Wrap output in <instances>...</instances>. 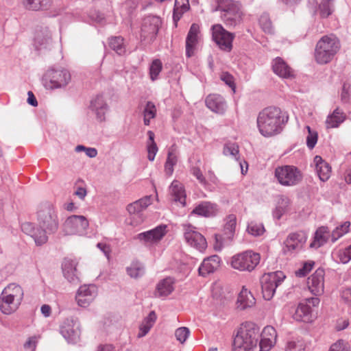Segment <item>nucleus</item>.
I'll use <instances>...</instances> for the list:
<instances>
[{"instance_id":"nucleus-17","label":"nucleus","mask_w":351,"mask_h":351,"mask_svg":"<svg viewBox=\"0 0 351 351\" xmlns=\"http://www.w3.org/2000/svg\"><path fill=\"white\" fill-rule=\"evenodd\" d=\"M166 225H160L154 229L137 234L136 238L144 244L158 242L166 234Z\"/></svg>"},{"instance_id":"nucleus-24","label":"nucleus","mask_w":351,"mask_h":351,"mask_svg":"<svg viewBox=\"0 0 351 351\" xmlns=\"http://www.w3.org/2000/svg\"><path fill=\"white\" fill-rule=\"evenodd\" d=\"M90 108L100 121L105 120V114L108 110V106L102 95H97L90 101Z\"/></svg>"},{"instance_id":"nucleus-30","label":"nucleus","mask_w":351,"mask_h":351,"mask_svg":"<svg viewBox=\"0 0 351 351\" xmlns=\"http://www.w3.org/2000/svg\"><path fill=\"white\" fill-rule=\"evenodd\" d=\"M152 204V196L146 195L136 200L127 206V210L130 214H138L146 209Z\"/></svg>"},{"instance_id":"nucleus-47","label":"nucleus","mask_w":351,"mask_h":351,"mask_svg":"<svg viewBox=\"0 0 351 351\" xmlns=\"http://www.w3.org/2000/svg\"><path fill=\"white\" fill-rule=\"evenodd\" d=\"M162 69V62L159 59H155L152 61L149 67L150 78L152 81L157 79L159 73Z\"/></svg>"},{"instance_id":"nucleus-18","label":"nucleus","mask_w":351,"mask_h":351,"mask_svg":"<svg viewBox=\"0 0 351 351\" xmlns=\"http://www.w3.org/2000/svg\"><path fill=\"white\" fill-rule=\"evenodd\" d=\"M324 269L318 268L314 274L308 278V289L314 295H319L324 292Z\"/></svg>"},{"instance_id":"nucleus-14","label":"nucleus","mask_w":351,"mask_h":351,"mask_svg":"<svg viewBox=\"0 0 351 351\" xmlns=\"http://www.w3.org/2000/svg\"><path fill=\"white\" fill-rule=\"evenodd\" d=\"M306 239V234L303 231L290 233L285 241L284 252L292 254L300 251Z\"/></svg>"},{"instance_id":"nucleus-49","label":"nucleus","mask_w":351,"mask_h":351,"mask_svg":"<svg viewBox=\"0 0 351 351\" xmlns=\"http://www.w3.org/2000/svg\"><path fill=\"white\" fill-rule=\"evenodd\" d=\"M239 146L236 143H228L223 147V153L225 156H232L238 160Z\"/></svg>"},{"instance_id":"nucleus-42","label":"nucleus","mask_w":351,"mask_h":351,"mask_svg":"<svg viewBox=\"0 0 351 351\" xmlns=\"http://www.w3.org/2000/svg\"><path fill=\"white\" fill-rule=\"evenodd\" d=\"M108 45L110 49L119 56L123 55L125 53L126 49L124 39L120 36L110 38Z\"/></svg>"},{"instance_id":"nucleus-40","label":"nucleus","mask_w":351,"mask_h":351,"mask_svg":"<svg viewBox=\"0 0 351 351\" xmlns=\"http://www.w3.org/2000/svg\"><path fill=\"white\" fill-rule=\"evenodd\" d=\"M237 226V217L234 215H229L226 219L223 234L230 241L233 239Z\"/></svg>"},{"instance_id":"nucleus-29","label":"nucleus","mask_w":351,"mask_h":351,"mask_svg":"<svg viewBox=\"0 0 351 351\" xmlns=\"http://www.w3.org/2000/svg\"><path fill=\"white\" fill-rule=\"evenodd\" d=\"M293 319L298 322H311L313 321L311 307L308 304L300 303L293 315Z\"/></svg>"},{"instance_id":"nucleus-60","label":"nucleus","mask_w":351,"mask_h":351,"mask_svg":"<svg viewBox=\"0 0 351 351\" xmlns=\"http://www.w3.org/2000/svg\"><path fill=\"white\" fill-rule=\"evenodd\" d=\"M147 158L150 161H153L155 158V156L158 152V147L155 142H153L152 144H147Z\"/></svg>"},{"instance_id":"nucleus-55","label":"nucleus","mask_w":351,"mask_h":351,"mask_svg":"<svg viewBox=\"0 0 351 351\" xmlns=\"http://www.w3.org/2000/svg\"><path fill=\"white\" fill-rule=\"evenodd\" d=\"M166 162L176 165L178 162L177 147L172 145L168 150L167 158Z\"/></svg>"},{"instance_id":"nucleus-53","label":"nucleus","mask_w":351,"mask_h":351,"mask_svg":"<svg viewBox=\"0 0 351 351\" xmlns=\"http://www.w3.org/2000/svg\"><path fill=\"white\" fill-rule=\"evenodd\" d=\"M328 351H350V349L347 342L340 339L332 343Z\"/></svg>"},{"instance_id":"nucleus-23","label":"nucleus","mask_w":351,"mask_h":351,"mask_svg":"<svg viewBox=\"0 0 351 351\" xmlns=\"http://www.w3.org/2000/svg\"><path fill=\"white\" fill-rule=\"evenodd\" d=\"M217 212L216 204L204 201L197 204L191 211V214L204 217H213L217 215Z\"/></svg>"},{"instance_id":"nucleus-37","label":"nucleus","mask_w":351,"mask_h":351,"mask_svg":"<svg viewBox=\"0 0 351 351\" xmlns=\"http://www.w3.org/2000/svg\"><path fill=\"white\" fill-rule=\"evenodd\" d=\"M328 238V228L326 226L319 228L314 237V241L311 243V247L318 248L325 244Z\"/></svg>"},{"instance_id":"nucleus-21","label":"nucleus","mask_w":351,"mask_h":351,"mask_svg":"<svg viewBox=\"0 0 351 351\" xmlns=\"http://www.w3.org/2000/svg\"><path fill=\"white\" fill-rule=\"evenodd\" d=\"M199 33V25L196 23H193L186 38V56L188 58L194 55L195 47L198 43Z\"/></svg>"},{"instance_id":"nucleus-1","label":"nucleus","mask_w":351,"mask_h":351,"mask_svg":"<svg viewBox=\"0 0 351 351\" xmlns=\"http://www.w3.org/2000/svg\"><path fill=\"white\" fill-rule=\"evenodd\" d=\"M277 332L271 326L260 328L253 322H245L238 330L232 343V351H252L259 343L261 351H268L276 343Z\"/></svg>"},{"instance_id":"nucleus-57","label":"nucleus","mask_w":351,"mask_h":351,"mask_svg":"<svg viewBox=\"0 0 351 351\" xmlns=\"http://www.w3.org/2000/svg\"><path fill=\"white\" fill-rule=\"evenodd\" d=\"M313 261H308L304 264L303 267L296 271V276L303 277L306 276L311 271L314 266Z\"/></svg>"},{"instance_id":"nucleus-8","label":"nucleus","mask_w":351,"mask_h":351,"mask_svg":"<svg viewBox=\"0 0 351 351\" xmlns=\"http://www.w3.org/2000/svg\"><path fill=\"white\" fill-rule=\"evenodd\" d=\"M260 259L259 254L247 250L234 256L232 258L231 265L234 269L251 271L259 263Z\"/></svg>"},{"instance_id":"nucleus-46","label":"nucleus","mask_w":351,"mask_h":351,"mask_svg":"<svg viewBox=\"0 0 351 351\" xmlns=\"http://www.w3.org/2000/svg\"><path fill=\"white\" fill-rule=\"evenodd\" d=\"M350 226V223L349 221H346L340 226H337L332 232V242L335 243L339 238L347 233L348 232Z\"/></svg>"},{"instance_id":"nucleus-9","label":"nucleus","mask_w":351,"mask_h":351,"mask_svg":"<svg viewBox=\"0 0 351 351\" xmlns=\"http://www.w3.org/2000/svg\"><path fill=\"white\" fill-rule=\"evenodd\" d=\"M275 177L283 186H295L302 180L301 171L292 165H284L276 168Z\"/></svg>"},{"instance_id":"nucleus-54","label":"nucleus","mask_w":351,"mask_h":351,"mask_svg":"<svg viewBox=\"0 0 351 351\" xmlns=\"http://www.w3.org/2000/svg\"><path fill=\"white\" fill-rule=\"evenodd\" d=\"M338 256L342 263H348L351 260V245L343 250H340L338 253Z\"/></svg>"},{"instance_id":"nucleus-4","label":"nucleus","mask_w":351,"mask_h":351,"mask_svg":"<svg viewBox=\"0 0 351 351\" xmlns=\"http://www.w3.org/2000/svg\"><path fill=\"white\" fill-rule=\"evenodd\" d=\"M37 221L40 230H44L45 235L56 232L59 227V220L52 204L45 202L39 206Z\"/></svg>"},{"instance_id":"nucleus-52","label":"nucleus","mask_w":351,"mask_h":351,"mask_svg":"<svg viewBox=\"0 0 351 351\" xmlns=\"http://www.w3.org/2000/svg\"><path fill=\"white\" fill-rule=\"evenodd\" d=\"M190 335V330L186 327H180L176 330L175 336L176 339L183 343Z\"/></svg>"},{"instance_id":"nucleus-31","label":"nucleus","mask_w":351,"mask_h":351,"mask_svg":"<svg viewBox=\"0 0 351 351\" xmlns=\"http://www.w3.org/2000/svg\"><path fill=\"white\" fill-rule=\"evenodd\" d=\"M218 5L217 10L222 13H232L242 12L241 4L233 0H217Z\"/></svg>"},{"instance_id":"nucleus-56","label":"nucleus","mask_w":351,"mask_h":351,"mask_svg":"<svg viewBox=\"0 0 351 351\" xmlns=\"http://www.w3.org/2000/svg\"><path fill=\"white\" fill-rule=\"evenodd\" d=\"M156 114V108L152 101H147L143 110V116L149 118H154Z\"/></svg>"},{"instance_id":"nucleus-5","label":"nucleus","mask_w":351,"mask_h":351,"mask_svg":"<svg viewBox=\"0 0 351 351\" xmlns=\"http://www.w3.org/2000/svg\"><path fill=\"white\" fill-rule=\"evenodd\" d=\"M71 79V74L65 69L51 68L43 77V84L47 90H54L66 87Z\"/></svg>"},{"instance_id":"nucleus-44","label":"nucleus","mask_w":351,"mask_h":351,"mask_svg":"<svg viewBox=\"0 0 351 351\" xmlns=\"http://www.w3.org/2000/svg\"><path fill=\"white\" fill-rule=\"evenodd\" d=\"M247 230L249 234L254 237H258L265 232V229L263 223L251 221L247 225Z\"/></svg>"},{"instance_id":"nucleus-39","label":"nucleus","mask_w":351,"mask_h":351,"mask_svg":"<svg viewBox=\"0 0 351 351\" xmlns=\"http://www.w3.org/2000/svg\"><path fill=\"white\" fill-rule=\"evenodd\" d=\"M243 12L232 13H222L221 15V20L228 27H235L239 24L242 20Z\"/></svg>"},{"instance_id":"nucleus-22","label":"nucleus","mask_w":351,"mask_h":351,"mask_svg":"<svg viewBox=\"0 0 351 351\" xmlns=\"http://www.w3.org/2000/svg\"><path fill=\"white\" fill-rule=\"evenodd\" d=\"M273 71L279 77L285 79L294 77V71L281 58L277 57L272 62Z\"/></svg>"},{"instance_id":"nucleus-28","label":"nucleus","mask_w":351,"mask_h":351,"mask_svg":"<svg viewBox=\"0 0 351 351\" xmlns=\"http://www.w3.org/2000/svg\"><path fill=\"white\" fill-rule=\"evenodd\" d=\"M21 302L7 297L1 293L0 295V310L5 315H10L16 311Z\"/></svg>"},{"instance_id":"nucleus-34","label":"nucleus","mask_w":351,"mask_h":351,"mask_svg":"<svg viewBox=\"0 0 351 351\" xmlns=\"http://www.w3.org/2000/svg\"><path fill=\"white\" fill-rule=\"evenodd\" d=\"M3 295H6L7 297L12 298L20 302H22L23 298V290L21 287L15 283H11L8 285L2 291Z\"/></svg>"},{"instance_id":"nucleus-27","label":"nucleus","mask_w":351,"mask_h":351,"mask_svg":"<svg viewBox=\"0 0 351 351\" xmlns=\"http://www.w3.org/2000/svg\"><path fill=\"white\" fill-rule=\"evenodd\" d=\"M256 300L251 292L243 288L239 293L237 301V308L239 310H245L251 308L255 304Z\"/></svg>"},{"instance_id":"nucleus-7","label":"nucleus","mask_w":351,"mask_h":351,"mask_svg":"<svg viewBox=\"0 0 351 351\" xmlns=\"http://www.w3.org/2000/svg\"><path fill=\"white\" fill-rule=\"evenodd\" d=\"M286 276L281 271L264 274L261 279L263 297L270 300L274 295L276 288L284 281Z\"/></svg>"},{"instance_id":"nucleus-36","label":"nucleus","mask_w":351,"mask_h":351,"mask_svg":"<svg viewBox=\"0 0 351 351\" xmlns=\"http://www.w3.org/2000/svg\"><path fill=\"white\" fill-rule=\"evenodd\" d=\"M189 9V0H176L174 3L173 20L175 26H177L178 21L182 14Z\"/></svg>"},{"instance_id":"nucleus-64","label":"nucleus","mask_w":351,"mask_h":351,"mask_svg":"<svg viewBox=\"0 0 351 351\" xmlns=\"http://www.w3.org/2000/svg\"><path fill=\"white\" fill-rule=\"evenodd\" d=\"M97 247L109 258L111 252L110 246L104 243H98Z\"/></svg>"},{"instance_id":"nucleus-51","label":"nucleus","mask_w":351,"mask_h":351,"mask_svg":"<svg viewBox=\"0 0 351 351\" xmlns=\"http://www.w3.org/2000/svg\"><path fill=\"white\" fill-rule=\"evenodd\" d=\"M306 128L308 132V136H306V145L309 149H312L315 147L317 142V132L311 130L309 126H306Z\"/></svg>"},{"instance_id":"nucleus-59","label":"nucleus","mask_w":351,"mask_h":351,"mask_svg":"<svg viewBox=\"0 0 351 351\" xmlns=\"http://www.w3.org/2000/svg\"><path fill=\"white\" fill-rule=\"evenodd\" d=\"M221 79L223 82H225L226 84L230 87L234 92L235 91L236 86L234 81V77L232 75L227 72L223 73L221 74Z\"/></svg>"},{"instance_id":"nucleus-41","label":"nucleus","mask_w":351,"mask_h":351,"mask_svg":"<svg viewBox=\"0 0 351 351\" xmlns=\"http://www.w3.org/2000/svg\"><path fill=\"white\" fill-rule=\"evenodd\" d=\"M290 204V199L285 196H281L278 201V204L273 212L274 217L280 219L282 216L288 211Z\"/></svg>"},{"instance_id":"nucleus-35","label":"nucleus","mask_w":351,"mask_h":351,"mask_svg":"<svg viewBox=\"0 0 351 351\" xmlns=\"http://www.w3.org/2000/svg\"><path fill=\"white\" fill-rule=\"evenodd\" d=\"M346 116L344 113L337 108L332 114L328 115L326 120L327 128H337L341 123L344 121Z\"/></svg>"},{"instance_id":"nucleus-11","label":"nucleus","mask_w":351,"mask_h":351,"mask_svg":"<svg viewBox=\"0 0 351 351\" xmlns=\"http://www.w3.org/2000/svg\"><path fill=\"white\" fill-rule=\"evenodd\" d=\"M184 237L186 243L199 252H204L207 247V241L205 237L197 228L191 224H183Z\"/></svg>"},{"instance_id":"nucleus-50","label":"nucleus","mask_w":351,"mask_h":351,"mask_svg":"<svg viewBox=\"0 0 351 351\" xmlns=\"http://www.w3.org/2000/svg\"><path fill=\"white\" fill-rule=\"evenodd\" d=\"M259 24L262 29L266 33L272 32V25L268 14H264L259 19Z\"/></svg>"},{"instance_id":"nucleus-58","label":"nucleus","mask_w":351,"mask_h":351,"mask_svg":"<svg viewBox=\"0 0 351 351\" xmlns=\"http://www.w3.org/2000/svg\"><path fill=\"white\" fill-rule=\"evenodd\" d=\"M77 264L74 261L65 259L62 263V271L64 273V271H69V272H73V271H76Z\"/></svg>"},{"instance_id":"nucleus-62","label":"nucleus","mask_w":351,"mask_h":351,"mask_svg":"<svg viewBox=\"0 0 351 351\" xmlns=\"http://www.w3.org/2000/svg\"><path fill=\"white\" fill-rule=\"evenodd\" d=\"M37 343V338L36 336L31 337L24 344V348L30 349L31 351H35Z\"/></svg>"},{"instance_id":"nucleus-43","label":"nucleus","mask_w":351,"mask_h":351,"mask_svg":"<svg viewBox=\"0 0 351 351\" xmlns=\"http://www.w3.org/2000/svg\"><path fill=\"white\" fill-rule=\"evenodd\" d=\"M127 274L133 278H138L145 273V268L142 263L136 261L126 268Z\"/></svg>"},{"instance_id":"nucleus-3","label":"nucleus","mask_w":351,"mask_h":351,"mask_svg":"<svg viewBox=\"0 0 351 351\" xmlns=\"http://www.w3.org/2000/svg\"><path fill=\"white\" fill-rule=\"evenodd\" d=\"M341 48V43L333 34L323 36L317 43L315 49V59L319 64H326L332 61Z\"/></svg>"},{"instance_id":"nucleus-2","label":"nucleus","mask_w":351,"mask_h":351,"mask_svg":"<svg viewBox=\"0 0 351 351\" xmlns=\"http://www.w3.org/2000/svg\"><path fill=\"white\" fill-rule=\"evenodd\" d=\"M288 121V117L282 114L280 108L269 106L262 110L257 117V127L265 137L280 134Z\"/></svg>"},{"instance_id":"nucleus-26","label":"nucleus","mask_w":351,"mask_h":351,"mask_svg":"<svg viewBox=\"0 0 351 351\" xmlns=\"http://www.w3.org/2000/svg\"><path fill=\"white\" fill-rule=\"evenodd\" d=\"M314 163L315 169L320 180L322 182L327 181L331 173V167L326 161H324L320 156H316L314 158Z\"/></svg>"},{"instance_id":"nucleus-15","label":"nucleus","mask_w":351,"mask_h":351,"mask_svg":"<svg viewBox=\"0 0 351 351\" xmlns=\"http://www.w3.org/2000/svg\"><path fill=\"white\" fill-rule=\"evenodd\" d=\"M51 33L47 27H39L36 29L34 46L37 51L50 49L52 46Z\"/></svg>"},{"instance_id":"nucleus-20","label":"nucleus","mask_w":351,"mask_h":351,"mask_svg":"<svg viewBox=\"0 0 351 351\" xmlns=\"http://www.w3.org/2000/svg\"><path fill=\"white\" fill-rule=\"evenodd\" d=\"M206 106L211 111L222 114L227 108V104L224 98L218 94H210L205 99Z\"/></svg>"},{"instance_id":"nucleus-19","label":"nucleus","mask_w":351,"mask_h":351,"mask_svg":"<svg viewBox=\"0 0 351 351\" xmlns=\"http://www.w3.org/2000/svg\"><path fill=\"white\" fill-rule=\"evenodd\" d=\"M22 231L32 237L37 245H42L48 240L47 235H45L44 230H40V228H35L34 224L30 222H25L21 225Z\"/></svg>"},{"instance_id":"nucleus-25","label":"nucleus","mask_w":351,"mask_h":351,"mask_svg":"<svg viewBox=\"0 0 351 351\" xmlns=\"http://www.w3.org/2000/svg\"><path fill=\"white\" fill-rule=\"evenodd\" d=\"M219 263L220 257L217 255H213L204 258L198 269L199 274L204 277L209 274L213 273L219 267Z\"/></svg>"},{"instance_id":"nucleus-38","label":"nucleus","mask_w":351,"mask_h":351,"mask_svg":"<svg viewBox=\"0 0 351 351\" xmlns=\"http://www.w3.org/2000/svg\"><path fill=\"white\" fill-rule=\"evenodd\" d=\"M23 3L26 9L37 11L48 9L51 0H23Z\"/></svg>"},{"instance_id":"nucleus-16","label":"nucleus","mask_w":351,"mask_h":351,"mask_svg":"<svg viewBox=\"0 0 351 351\" xmlns=\"http://www.w3.org/2000/svg\"><path fill=\"white\" fill-rule=\"evenodd\" d=\"M97 295V288L94 285H84L77 292L75 299L79 306H88Z\"/></svg>"},{"instance_id":"nucleus-6","label":"nucleus","mask_w":351,"mask_h":351,"mask_svg":"<svg viewBox=\"0 0 351 351\" xmlns=\"http://www.w3.org/2000/svg\"><path fill=\"white\" fill-rule=\"evenodd\" d=\"M161 21L156 16H149L144 19L141 34V42L138 47L145 50L156 39Z\"/></svg>"},{"instance_id":"nucleus-10","label":"nucleus","mask_w":351,"mask_h":351,"mask_svg":"<svg viewBox=\"0 0 351 351\" xmlns=\"http://www.w3.org/2000/svg\"><path fill=\"white\" fill-rule=\"evenodd\" d=\"M211 31L213 39L217 45L223 51H230L234 35L226 31L220 24L213 25Z\"/></svg>"},{"instance_id":"nucleus-61","label":"nucleus","mask_w":351,"mask_h":351,"mask_svg":"<svg viewBox=\"0 0 351 351\" xmlns=\"http://www.w3.org/2000/svg\"><path fill=\"white\" fill-rule=\"evenodd\" d=\"M64 276L71 283L77 284L79 282V278L77 276V271H73L72 273L69 271H64L63 273Z\"/></svg>"},{"instance_id":"nucleus-63","label":"nucleus","mask_w":351,"mask_h":351,"mask_svg":"<svg viewBox=\"0 0 351 351\" xmlns=\"http://www.w3.org/2000/svg\"><path fill=\"white\" fill-rule=\"evenodd\" d=\"M192 173L202 184L205 185L206 184V180L199 168L194 167L192 169Z\"/></svg>"},{"instance_id":"nucleus-32","label":"nucleus","mask_w":351,"mask_h":351,"mask_svg":"<svg viewBox=\"0 0 351 351\" xmlns=\"http://www.w3.org/2000/svg\"><path fill=\"white\" fill-rule=\"evenodd\" d=\"M173 278L170 277L160 280L156 286L155 296L163 297L169 295L173 291Z\"/></svg>"},{"instance_id":"nucleus-48","label":"nucleus","mask_w":351,"mask_h":351,"mask_svg":"<svg viewBox=\"0 0 351 351\" xmlns=\"http://www.w3.org/2000/svg\"><path fill=\"white\" fill-rule=\"evenodd\" d=\"M286 351H304V344L302 339H296L288 341Z\"/></svg>"},{"instance_id":"nucleus-45","label":"nucleus","mask_w":351,"mask_h":351,"mask_svg":"<svg viewBox=\"0 0 351 351\" xmlns=\"http://www.w3.org/2000/svg\"><path fill=\"white\" fill-rule=\"evenodd\" d=\"M332 1L333 0H322L319 5V12L322 17L327 18L332 14L333 11Z\"/></svg>"},{"instance_id":"nucleus-12","label":"nucleus","mask_w":351,"mask_h":351,"mask_svg":"<svg viewBox=\"0 0 351 351\" xmlns=\"http://www.w3.org/2000/svg\"><path fill=\"white\" fill-rule=\"evenodd\" d=\"M89 226L87 219L82 215H71L64 223L66 234H83Z\"/></svg>"},{"instance_id":"nucleus-33","label":"nucleus","mask_w":351,"mask_h":351,"mask_svg":"<svg viewBox=\"0 0 351 351\" xmlns=\"http://www.w3.org/2000/svg\"><path fill=\"white\" fill-rule=\"evenodd\" d=\"M170 193L173 197V200L185 204L186 193L182 184L178 180L172 182L170 188Z\"/></svg>"},{"instance_id":"nucleus-13","label":"nucleus","mask_w":351,"mask_h":351,"mask_svg":"<svg viewBox=\"0 0 351 351\" xmlns=\"http://www.w3.org/2000/svg\"><path fill=\"white\" fill-rule=\"evenodd\" d=\"M60 333L69 342L75 343L80 336V324L77 319L68 317L64 320L60 326Z\"/></svg>"}]
</instances>
